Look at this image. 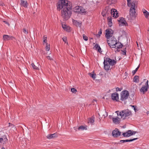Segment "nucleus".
<instances>
[{"label":"nucleus","mask_w":149,"mask_h":149,"mask_svg":"<svg viewBox=\"0 0 149 149\" xmlns=\"http://www.w3.org/2000/svg\"><path fill=\"white\" fill-rule=\"evenodd\" d=\"M111 97L112 99L113 100L117 101L119 99L118 94L116 93L112 94Z\"/></svg>","instance_id":"2eb2a0df"},{"label":"nucleus","mask_w":149,"mask_h":149,"mask_svg":"<svg viewBox=\"0 0 149 149\" xmlns=\"http://www.w3.org/2000/svg\"><path fill=\"white\" fill-rule=\"evenodd\" d=\"M71 91L73 93H75L77 91L75 88H71Z\"/></svg>","instance_id":"4c0bfd02"},{"label":"nucleus","mask_w":149,"mask_h":149,"mask_svg":"<svg viewBox=\"0 0 149 149\" xmlns=\"http://www.w3.org/2000/svg\"><path fill=\"white\" fill-rule=\"evenodd\" d=\"M88 74L89 76L91 77L93 79H94L96 78V75L95 74L92 73H89Z\"/></svg>","instance_id":"7c9ffc66"},{"label":"nucleus","mask_w":149,"mask_h":149,"mask_svg":"<svg viewBox=\"0 0 149 149\" xmlns=\"http://www.w3.org/2000/svg\"><path fill=\"white\" fill-rule=\"evenodd\" d=\"M57 136V134L56 133L49 134L47 136V138L49 139H51L53 138L56 137Z\"/></svg>","instance_id":"a211bd4d"},{"label":"nucleus","mask_w":149,"mask_h":149,"mask_svg":"<svg viewBox=\"0 0 149 149\" xmlns=\"http://www.w3.org/2000/svg\"><path fill=\"white\" fill-rule=\"evenodd\" d=\"M83 38L84 39L85 41H87L88 40V37L85 36L84 34L83 35Z\"/></svg>","instance_id":"ea45409f"},{"label":"nucleus","mask_w":149,"mask_h":149,"mask_svg":"<svg viewBox=\"0 0 149 149\" xmlns=\"http://www.w3.org/2000/svg\"><path fill=\"white\" fill-rule=\"evenodd\" d=\"M31 65L34 69L35 70H38V67L36 66L33 63H32Z\"/></svg>","instance_id":"473e14b6"},{"label":"nucleus","mask_w":149,"mask_h":149,"mask_svg":"<svg viewBox=\"0 0 149 149\" xmlns=\"http://www.w3.org/2000/svg\"><path fill=\"white\" fill-rule=\"evenodd\" d=\"M123 54L124 55H125L126 54V53L125 52H125L123 51Z\"/></svg>","instance_id":"603ef678"},{"label":"nucleus","mask_w":149,"mask_h":149,"mask_svg":"<svg viewBox=\"0 0 149 149\" xmlns=\"http://www.w3.org/2000/svg\"><path fill=\"white\" fill-rule=\"evenodd\" d=\"M148 82V81L147 80L145 83V85L142 86L140 90V92L143 94H144L148 91L149 87Z\"/></svg>","instance_id":"6e6552de"},{"label":"nucleus","mask_w":149,"mask_h":149,"mask_svg":"<svg viewBox=\"0 0 149 149\" xmlns=\"http://www.w3.org/2000/svg\"><path fill=\"white\" fill-rule=\"evenodd\" d=\"M64 30L68 32H70V28L69 26H67Z\"/></svg>","instance_id":"58836bf2"},{"label":"nucleus","mask_w":149,"mask_h":149,"mask_svg":"<svg viewBox=\"0 0 149 149\" xmlns=\"http://www.w3.org/2000/svg\"><path fill=\"white\" fill-rule=\"evenodd\" d=\"M137 133L136 131H134L132 130H129L126 131L125 132L123 133L122 135L124 137H129L133 135H134Z\"/></svg>","instance_id":"423d86ee"},{"label":"nucleus","mask_w":149,"mask_h":149,"mask_svg":"<svg viewBox=\"0 0 149 149\" xmlns=\"http://www.w3.org/2000/svg\"><path fill=\"white\" fill-rule=\"evenodd\" d=\"M139 66H138V67L137 68H136L134 70L132 71V73L133 74V75L135 74L136 72L137 71L138 69H139Z\"/></svg>","instance_id":"f704fd0d"},{"label":"nucleus","mask_w":149,"mask_h":149,"mask_svg":"<svg viewBox=\"0 0 149 149\" xmlns=\"http://www.w3.org/2000/svg\"><path fill=\"white\" fill-rule=\"evenodd\" d=\"M61 11V16L65 20L69 19L72 14V6L70 2L68 0H59L57 3V9Z\"/></svg>","instance_id":"f257e3e1"},{"label":"nucleus","mask_w":149,"mask_h":149,"mask_svg":"<svg viewBox=\"0 0 149 149\" xmlns=\"http://www.w3.org/2000/svg\"><path fill=\"white\" fill-rule=\"evenodd\" d=\"M122 89H122V88H119L118 87H117V88H116V91L117 92L120 91L121 90H122Z\"/></svg>","instance_id":"79ce46f5"},{"label":"nucleus","mask_w":149,"mask_h":149,"mask_svg":"<svg viewBox=\"0 0 149 149\" xmlns=\"http://www.w3.org/2000/svg\"><path fill=\"white\" fill-rule=\"evenodd\" d=\"M148 31H149V30H148Z\"/></svg>","instance_id":"13d9d810"},{"label":"nucleus","mask_w":149,"mask_h":149,"mask_svg":"<svg viewBox=\"0 0 149 149\" xmlns=\"http://www.w3.org/2000/svg\"><path fill=\"white\" fill-rule=\"evenodd\" d=\"M94 120L93 117L89 118L88 120V123H90L91 124H93L94 123Z\"/></svg>","instance_id":"cd10ccee"},{"label":"nucleus","mask_w":149,"mask_h":149,"mask_svg":"<svg viewBox=\"0 0 149 149\" xmlns=\"http://www.w3.org/2000/svg\"><path fill=\"white\" fill-rule=\"evenodd\" d=\"M106 37L107 39L112 36V35L113 33V31L111 29H107L105 30Z\"/></svg>","instance_id":"9b49d317"},{"label":"nucleus","mask_w":149,"mask_h":149,"mask_svg":"<svg viewBox=\"0 0 149 149\" xmlns=\"http://www.w3.org/2000/svg\"><path fill=\"white\" fill-rule=\"evenodd\" d=\"M118 21L120 26H127V24L126 21L125 19L123 17H120V18Z\"/></svg>","instance_id":"1a4fd4ad"},{"label":"nucleus","mask_w":149,"mask_h":149,"mask_svg":"<svg viewBox=\"0 0 149 149\" xmlns=\"http://www.w3.org/2000/svg\"><path fill=\"white\" fill-rule=\"evenodd\" d=\"M93 101H96V100H93Z\"/></svg>","instance_id":"6e6d98bb"},{"label":"nucleus","mask_w":149,"mask_h":149,"mask_svg":"<svg viewBox=\"0 0 149 149\" xmlns=\"http://www.w3.org/2000/svg\"><path fill=\"white\" fill-rule=\"evenodd\" d=\"M112 120L113 122L116 124H118L120 123V119L117 116L116 117L112 118Z\"/></svg>","instance_id":"f3484780"},{"label":"nucleus","mask_w":149,"mask_h":149,"mask_svg":"<svg viewBox=\"0 0 149 149\" xmlns=\"http://www.w3.org/2000/svg\"><path fill=\"white\" fill-rule=\"evenodd\" d=\"M47 37L45 36L43 38V44L45 46V47H47Z\"/></svg>","instance_id":"a878e982"},{"label":"nucleus","mask_w":149,"mask_h":149,"mask_svg":"<svg viewBox=\"0 0 149 149\" xmlns=\"http://www.w3.org/2000/svg\"><path fill=\"white\" fill-rule=\"evenodd\" d=\"M108 24L109 26L111 27L112 25V17H108L107 18Z\"/></svg>","instance_id":"412c9836"},{"label":"nucleus","mask_w":149,"mask_h":149,"mask_svg":"<svg viewBox=\"0 0 149 149\" xmlns=\"http://www.w3.org/2000/svg\"><path fill=\"white\" fill-rule=\"evenodd\" d=\"M3 22L4 23H5V24H7V25H8L9 26V23L7 22L6 21H5V20H3Z\"/></svg>","instance_id":"49530a36"},{"label":"nucleus","mask_w":149,"mask_h":149,"mask_svg":"<svg viewBox=\"0 0 149 149\" xmlns=\"http://www.w3.org/2000/svg\"><path fill=\"white\" fill-rule=\"evenodd\" d=\"M137 139H138V138H134L132 139L123 140H120V142H122V143L126 142H132L133 141Z\"/></svg>","instance_id":"aec40b11"},{"label":"nucleus","mask_w":149,"mask_h":149,"mask_svg":"<svg viewBox=\"0 0 149 149\" xmlns=\"http://www.w3.org/2000/svg\"><path fill=\"white\" fill-rule=\"evenodd\" d=\"M21 5L24 7H27V2L26 1L24 0H21Z\"/></svg>","instance_id":"5701e85b"},{"label":"nucleus","mask_w":149,"mask_h":149,"mask_svg":"<svg viewBox=\"0 0 149 149\" xmlns=\"http://www.w3.org/2000/svg\"><path fill=\"white\" fill-rule=\"evenodd\" d=\"M49 47H48V46H47V51H49L50 49V47H49Z\"/></svg>","instance_id":"09e8293b"},{"label":"nucleus","mask_w":149,"mask_h":149,"mask_svg":"<svg viewBox=\"0 0 149 149\" xmlns=\"http://www.w3.org/2000/svg\"><path fill=\"white\" fill-rule=\"evenodd\" d=\"M2 149H5V148H4V147H2Z\"/></svg>","instance_id":"5fc2aeb1"},{"label":"nucleus","mask_w":149,"mask_h":149,"mask_svg":"<svg viewBox=\"0 0 149 149\" xmlns=\"http://www.w3.org/2000/svg\"><path fill=\"white\" fill-rule=\"evenodd\" d=\"M117 62L116 59H112L110 58H104L103 64L104 70L108 71L111 68V66H112L116 64Z\"/></svg>","instance_id":"f03ea898"},{"label":"nucleus","mask_w":149,"mask_h":149,"mask_svg":"<svg viewBox=\"0 0 149 149\" xmlns=\"http://www.w3.org/2000/svg\"><path fill=\"white\" fill-rule=\"evenodd\" d=\"M108 44L110 47L112 48V47L114 46L116 43L117 40L116 39L114 36H111L107 39Z\"/></svg>","instance_id":"39448f33"},{"label":"nucleus","mask_w":149,"mask_h":149,"mask_svg":"<svg viewBox=\"0 0 149 149\" xmlns=\"http://www.w3.org/2000/svg\"><path fill=\"white\" fill-rule=\"evenodd\" d=\"M111 12V9H109L108 7H106L105 9L102 13L103 16H106Z\"/></svg>","instance_id":"ddd939ff"},{"label":"nucleus","mask_w":149,"mask_h":149,"mask_svg":"<svg viewBox=\"0 0 149 149\" xmlns=\"http://www.w3.org/2000/svg\"><path fill=\"white\" fill-rule=\"evenodd\" d=\"M87 130L86 126L81 125L79 126L78 128V130Z\"/></svg>","instance_id":"b1692460"},{"label":"nucleus","mask_w":149,"mask_h":149,"mask_svg":"<svg viewBox=\"0 0 149 149\" xmlns=\"http://www.w3.org/2000/svg\"><path fill=\"white\" fill-rule=\"evenodd\" d=\"M118 116H119L122 119L124 120L129 118L132 115L131 111L128 109H125L121 111H119L115 112Z\"/></svg>","instance_id":"7ed1b4c3"},{"label":"nucleus","mask_w":149,"mask_h":149,"mask_svg":"<svg viewBox=\"0 0 149 149\" xmlns=\"http://www.w3.org/2000/svg\"><path fill=\"white\" fill-rule=\"evenodd\" d=\"M121 132L119 131L118 129L116 128L115 130L112 131V135L115 138H116L121 135Z\"/></svg>","instance_id":"9d476101"},{"label":"nucleus","mask_w":149,"mask_h":149,"mask_svg":"<svg viewBox=\"0 0 149 149\" xmlns=\"http://www.w3.org/2000/svg\"><path fill=\"white\" fill-rule=\"evenodd\" d=\"M102 115V116L104 117V118L108 116V113L106 111L105 109L103 111L100 113H99L98 114L100 116V114Z\"/></svg>","instance_id":"6ab92c4d"},{"label":"nucleus","mask_w":149,"mask_h":149,"mask_svg":"<svg viewBox=\"0 0 149 149\" xmlns=\"http://www.w3.org/2000/svg\"><path fill=\"white\" fill-rule=\"evenodd\" d=\"M14 39H15V38L11 36L4 35L3 36V39L5 41L13 40Z\"/></svg>","instance_id":"f8f14e48"},{"label":"nucleus","mask_w":149,"mask_h":149,"mask_svg":"<svg viewBox=\"0 0 149 149\" xmlns=\"http://www.w3.org/2000/svg\"><path fill=\"white\" fill-rule=\"evenodd\" d=\"M94 47L96 49H97L99 52H102L101 51V48L99 45L98 44H95L94 46Z\"/></svg>","instance_id":"393cba45"},{"label":"nucleus","mask_w":149,"mask_h":149,"mask_svg":"<svg viewBox=\"0 0 149 149\" xmlns=\"http://www.w3.org/2000/svg\"><path fill=\"white\" fill-rule=\"evenodd\" d=\"M111 13L113 17H118V13H117V10L114 9H111Z\"/></svg>","instance_id":"4468645a"},{"label":"nucleus","mask_w":149,"mask_h":149,"mask_svg":"<svg viewBox=\"0 0 149 149\" xmlns=\"http://www.w3.org/2000/svg\"><path fill=\"white\" fill-rule=\"evenodd\" d=\"M62 39L64 42H65V43H67V38L66 37H64L62 38Z\"/></svg>","instance_id":"c9c22d12"},{"label":"nucleus","mask_w":149,"mask_h":149,"mask_svg":"<svg viewBox=\"0 0 149 149\" xmlns=\"http://www.w3.org/2000/svg\"><path fill=\"white\" fill-rule=\"evenodd\" d=\"M129 96V93L128 91L125 90L122 91L121 93V99L122 101L126 100Z\"/></svg>","instance_id":"0eeeda50"},{"label":"nucleus","mask_w":149,"mask_h":149,"mask_svg":"<svg viewBox=\"0 0 149 149\" xmlns=\"http://www.w3.org/2000/svg\"><path fill=\"white\" fill-rule=\"evenodd\" d=\"M62 28H63L65 30V29L66 28L67 26V25H66L65 24H62Z\"/></svg>","instance_id":"c03bdc74"},{"label":"nucleus","mask_w":149,"mask_h":149,"mask_svg":"<svg viewBox=\"0 0 149 149\" xmlns=\"http://www.w3.org/2000/svg\"><path fill=\"white\" fill-rule=\"evenodd\" d=\"M81 8H82V7L81 6H76L74 8V10L75 12L79 13L80 11L81 10H81Z\"/></svg>","instance_id":"4be33fe9"},{"label":"nucleus","mask_w":149,"mask_h":149,"mask_svg":"<svg viewBox=\"0 0 149 149\" xmlns=\"http://www.w3.org/2000/svg\"><path fill=\"white\" fill-rule=\"evenodd\" d=\"M23 32L26 34H27L28 33V31L26 29L24 28L23 29Z\"/></svg>","instance_id":"a19ab883"},{"label":"nucleus","mask_w":149,"mask_h":149,"mask_svg":"<svg viewBox=\"0 0 149 149\" xmlns=\"http://www.w3.org/2000/svg\"><path fill=\"white\" fill-rule=\"evenodd\" d=\"M102 29H100V30L98 32V33L97 34V36H100L101 34L102 33Z\"/></svg>","instance_id":"e433bc0d"},{"label":"nucleus","mask_w":149,"mask_h":149,"mask_svg":"<svg viewBox=\"0 0 149 149\" xmlns=\"http://www.w3.org/2000/svg\"><path fill=\"white\" fill-rule=\"evenodd\" d=\"M127 5L129 7H130V14L131 16L134 17L135 16V2L134 1L131 3L130 0H127Z\"/></svg>","instance_id":"20e7f679"},{"label":"nucleus","mask_w":149,"mask_h":149,"mask_svg":"<svg viewBox=\"0 0 149 149\" xmlns=\"http://www.w3.org/2000/svg\"><path fill=\"white\" fill-rule=\"evenodd\" d=\"M49 54L50 55L47 56V59H49L51 61L53 60L54 58L53 56L51 54V53L49 54Z\"/></svg>","instance_id":"c756f323"},{"label":"nucleus","mask_w":149,"mask_h":149,"mask_svg":"<svg viewBox=\"0 0 149 149\" xmlns=\"http://www.w3.org/2000/svg\"><path fill=\"white\" fill-rule=\"evenodd\" d=\"M73 128L74 129V130L76 131H77V130H78V128H77V127H73Z\"/></svg>","instance_id":"de8ad7c7"},{"label":"nucleus","mask_w":149,"mask_h":149,"mask_svg":"<svg viewBox=\"0 0 149 149\" xmlns=\"http://www.w3.org/2000/svg\"><path fill=\"white\" fill-rule=\"evenodd\" d=\"M147 11L144 9H142V12L144 14Z\"/></svg>","instance_id":"a18cd8bd"},{"label":"nucleus","mask_w":149,"mask_h":149,"mask_svg":"<svg viewBox=\"0 0 149 149\" xmlns=\"http://www.w3.org/2000/svg\"><path fill=\"white\" fill-rule=\"evenodd\" d=\"M130 106L132 107V108H134V109L135 112H136L137 109H136V106L134 105H130Z\"/></svg>","instance_id":"37998d69"},{"label":"nucleus","mask_w":149,"mask_h":149,"mask_svg":"<svg viewBox=\"0 0 149 149\" xmlns=\"http://www.w3.org/2000/svg\"><path fill=\"white\" fill-rule=\"evenodd\" d=\"M139 81V76L136 75L135 76L134 78L133 81L136 83H137Z\"/></svg>","instance_id":"bb28decb"},{"label":"nucleus","mask_w":149,"mask_h":149,"mask_svg":"<svg viewBox=\"0 0 149 149\" xmlns=\"http://www.w3.org/2000/svg\"><path fill=\"white\" fill-rule=\"evenodd\" d=\"M12 125H13V124L10 123H9V126H12Z\"/></svg>","instance_id":"864d4df0"},{"label":"nucleus","mask_w":149,"mask_h":149,"mask_svg":"<svg viewBox=\"0 0 149 149\" xmlns=\"http://www.w3.org/2000/svg\"><path fill=\"white\" fill-rule=\"evenodd\" d=\"M144 14L146 18H148V17H149V13L148 11H147Z\"/></svg>","instance_id":"72a5a7b5"},{"label":"nucleus","mask_w":149,"mask_h":149,"mask_svg":"<svg viewBox=\"0 0 149 149\" xmlns=\"http://www.w3.org/2000/svg\"><path fill=\"white\" fill-rule=\"evenodd\" d=\"M3 141V139L2 138H0V143Z\"/></svg>","instance_id":"8fccbe9b"},{"label":"nucleus","mask_w":149,"mask_h":149,"mask_svg":"<svg viewBox=\"0 0 149 149\" xmlns=\"http://www.w3.org/2000/svg\"><path fill=\"white\" fill-rule=\"evenodd\" d=\"M109 116V117L110 118V117L111 116Z\"/></svg>","instance_id":"4d7b16f0"},{"label":"nucleus","mask_w":149,"mask_h":149,"mask_svg":"<svg viewBox=\"0 0 149 149\" xmlns=\"http://www.w3.org/2000/svg\"><path fill=\"white\" fill-rule=\"evenodd\" d=\"M122 44L120 42L118 41L116 42L114 46L112 47V48H115L117 49H120L122 47Z\"/></svg>","instance_id":"dca6fc26"},{"label":"nucleus","mask_w":149,"mask_h":149,"mask_svg":"<svg viewBox=\"0 0 149 149\" xmlns=\"http://www.w3.org/2000/svg\"><path fill=\"white\" fill-rule=\"evenodd\" d=\"M72 22L73 24H74L77 25L79 26L81 25V23H79V22H78L77 20H75L73 19L72 20Z\"/></svg>","instance_id":"2f4dec72"},{"label":"nucleus","mask_w":149,"mask_h":149,"mask_svg":"<svg viewBox=\"0 0 149 149\" xmlns=\"http://www.w3.org/2000/svg\"><path fill=\"white\" fill-rule=\"evenodd\" d=\"M3 3L1 2V1H0V6H3Z\"/></svg>","instance_id":"3c124183"},{"label":"nucleus","mask_w":149,"mask_h":149,"mask_svg":"<svg viewBox=\"0 0 149 149\" xmlns=\"http://www.w3.org/2000/svg\"><path fill=\"white\" fill-rule=\"evenodd\" d=\"M81 10L80 11L79 13L81 14H85L86 12V10L84 9L82 7V8H81Z\"/></svg>","instance_id":"c85d7f7f"}]
</instances>
